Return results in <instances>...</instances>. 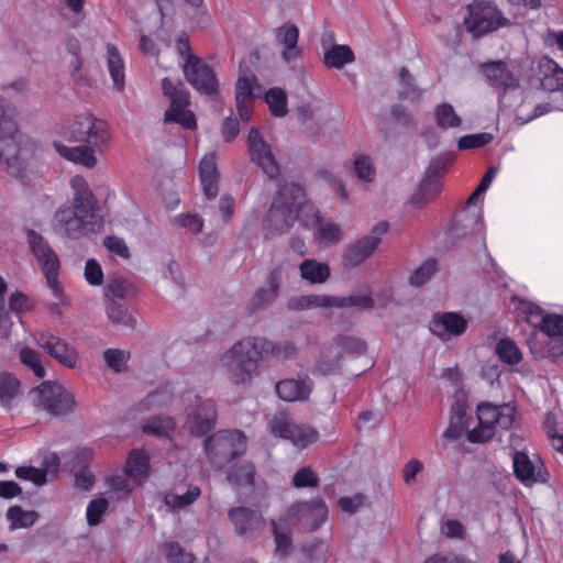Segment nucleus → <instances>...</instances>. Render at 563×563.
Instances as JSON below:
<instances>
[{
  "label": "nucleus",
  "mask_w": 563,
  "mask_h": 563,
  "mask_svg": "<svg viewBox=\"0 0 563 563\" xmlns=\"http://www.w3.org/2000/svg\"><path fill=\"white\" fill-rule=\"evenodd\" d=\"M333 344L340 349L339 352H343L351 357H358L366 352L365 341L351 335H336L333 339Z\"/></svg>",
  "instance_id": "nucleus-41"
},
{
  "label": "nucleus",
  "mask_w": 563,
  "mask_h": 563,
  "mask_svg": "<svg viewBox=\"0 0 563 563\" xmlns=\"http://www.w3.org/2000/svg\"><path fill=\"white\" fill-rule=\"evenodd\" d=\"M130 353L120 349H108L103 352L106 364L115 373L124 371Z\"/></svg>",
  "instance_id": "nucleus-54"
},
{
  "label": "nucleus",
  "mask_w": 563,
  "mask_h": 563,
  "mask_svg": "<svg viewBox=\"0 0 563 563\" xmlns=\"http://www.w3.org/2000/svg\"><path fill=\"white\" fill-rule=\"evenodd\" d=\"M9 308L11 312L21 314L31 311L34 308L33 301L23 292L15 291L9 298Z\"/></svg>",
  "instance_id": "nucleus-63"
},
{
  "label": "nucleus",
  "mask_w": 563,
  "mask_h": 563,
  "mask_svg": "<svg viewBox=\"0 0 563 563\" xmlns=\"http://www.w3.org/2000/svg\"><path fill=\"white\" fill-rule=\"evenodd\" d=\"M187 81L199 92L207 96L218 93V80L214 71L201 58L190 55L183 66Z\"/></svg>",
  "instance_id": "nucleus-13"
},
{
  "label": "nucleus",
  "mask_w": 563,
  "mask_h": 563,
  "mask_svg": "<svg viewBox=\"0 0 563 563\" xmlns=\"http://www.w3.org/2000/svg\"><path fill=\"white\" fill-rule=\"evenodd\" d=\"M537 76L544 90L559 91L563 89V68L552 58L543 56L539 59Z\"/></svg>",
  "instance_id": "nucleus-23"
},
{
  "label": "nucleus",
  "mask_w": 563,
  "mask_h": 563,
  "mask_svg": "<svg viewBox=\"0 0 563 563\" xmlns=\"http://www.w3.org/2000/svg\"><path fill=\"white\" fill-rule=\"evenodd\" d=\"M276 394L285 401H302L309 398L312 383L309 378H288L279 380L275 386Z\"/></svg>",
  "instance_id": "nucleus-24"
},
{
  "label": "nucleus",
  "mask_w": 563,
  "mask_h": 563,
  "mask_svg": "<svg viewBox=\"0 0 563 563\" xmlns=\"http://www.w3.org/2000/svg\"><path fill=\"white\" fill-rule=\"evenodd\" d=\"M247 147L251 161L255 163L268 178L279 175V166L272 153L269 144L264 140L260 130L252 128L247 136Z\"/></svg>",
  "instance_id": "nucleus-16"
},
{
  "label": "nucleus",
  "mask_w": 563,
  "mask_h": 563,
  "mask_svg": "<svg viewBox=\"0 0 563 563\" xmlns=\"http://www.w3.org/2000/svg\"><path fill=\"white\" fill-rule=\"evenodd\" d=\"M276 38L284 45L282 58L286 63L294 62L301 55V51L297 46L299 30L296 25L291 23H285L284 25L276 29Z\"/></svg>",
  "instance_id": "nucleus-26"
},
{
  "label": "nucleus",
  "mask_w": 563,
  "mask_h": 563,
  "mask_svg": "<svg viewBox=\"0 0 563 563\" xmlns=\"http://www.w3.org/2000/svg\"><path fill=\"white\" fill-rule=\"evenodd\" d=\"M22 139L15 108L0 97V163L7 174L16 179L25 176V163L20 156Z\"/></svg>",
  "instance_id": "nucleus-4"
},
{
  "label": "nucleus",
  "mask_w": 563,
  "mask_h": 563,
  "mask_svg": "<svg viewBox=\"0 0 563 563\" xmlns=\"http://www.w3.org/2000/svg\"><path fill=\"white\" fill-rule=\"evenodd\" d=\"M354 53L347 45H333L324 53L323 63L328 68L341 69L346 64L353 63Z\"/></svg>",
  "instance_id": "nucleus-36"
},
{
  "label": "nucleus",
  "mask_w": 563,
  "mask_h": 563,
  "mask_svg": "<svg viewBox=\"0 0 563 563\" xmlns=\"http://www.w3.org/2000/svg\"><path fill=\"white\" fill-rule=\"evenodd\" d=\"M290 521L287 515L279 518L278 522L272 520V530L276 544V553L282 558L287 556L292 549V540L290 532L287 528V522Z\"/></svg>",
  "instance_id": "nucleus-35"
},
{
  "label": "nucleus",
  "mask_w": 563,
  "mask_h": 563,
  "mask_svg": "<svg viewBox=\"0 0 563 563\" xmlns=\"http://www.w3.org/2000/svg\"><path fill=\"white\" fill-rule=\"evenodd\" d=\"M135 294V288L132 283L126 279H112L107 284L106 298L107 300H123Z\"/></svg>",
  "instance_id": "nucleus-45"
},
{
  "label": "nucleus",
  "mask_w": 563,
  "mask_h": 563,
  "mask_svg": "<svg viewBox=\"0 0 563 563\" xmlns=\"http://www.w3.org/2000/svg\"><path fill=\"white\" fill-rule=\"evenodd\" d=\"M298 349L291 342L277 344L261 336H246L235 342L222 357L229 380L236 386H250L260 362L272 357L282 361L295 358Z\"/></svg>",
  "instance_id": "nucleus-2"
},
{
  "label": "nucleus",
  "mask_w": 563,
  "mask_h": 563,
  "mask_svg": "<svg viewBox=\"0 0 563 563\" xmlns=\"http://www.w3.org/2000/svg\"><path fill=\"white\" fill-rule=\"evenodd\" d=\"M35 343L52 358L66 368L75 369L80 365L79 352L68 341L49 331H36Z\"/></svg>",
  "instance_id": "nucleus-11"
},
{
  "label": "nucleus",
  "mask_w": 563,
  "mask_h": 563,
  "mask_svg": "<svg viewBox=\"0 0 563 563\" xmlns=\"http://www.w3.org/2000/svg\"><path fill=\"white\" fill-rule=\"evenodd\" d=\"M483 228V214L481 209L465 207L457 211L449 228L451 234L456 238L479 231Z\"/></svg>",
  "instance_id": "nucleus-20"
},
{
  "label": "nucleus",
  "mask_w": 563,
  "mask_h": 563,
  "mask_svg": "<svg viewBox=\"0 0 563 563\" xmlns=\"http://www.w3.org/2000/svg\"><path fill=\"white\" fill-rule=\"evenodd\" d=\"M539 329L549 338L563 336V316L556 313L542 316Z\"/></svg>",
  "instance_id": "nucleus-51"
},
{
  "label": "nucleus",
  "mask_w": 563,
  "mask_h": 563,
  "mask_svg": "<svg viewBox=\"0 0 563 563\" xmlns=\"http://www.w3.org/2000/svg\"><path fill=\"white\" fill-rule=\"evenodd\" d=\"M464 416V411L461 407H452V416L450 419V423L445 431L443 432V437L449 440H456L462 435V419Z\"/></svg>",
  "instance_id": "nucleus-61"
},
{
  "label": "nucleus",
  "mask_w": 563,
  "mask_h": 563,
  "mask_svg": "<svg viewBox=\"0 0 563 563\" xmlns=\"http://www.w3.org/2000/svg\"><path fill=\"white\" fill-rule=\"evenodd\" d=\"M468 15L464 20L466 30L475 37L484 36L506 26L509 21L492 1L475 0L467 5Z\"/></svg>",
  "instance_id": "nucleus-9"
},
{
  "label": "nucleus",
  "mask_w": 563,
  "mask_h": 563,
  "mask_svg": "<svg viewBox=\"0 0 563 563\" xmlns=\"http://www.w3.org/2000/svg\"><path fill=\"white\" fill-rule=\"evenodd\" d=\"M429 329L445 341L452 336L463 335L467 330V320L460 312H438L433 314Z\"/></svg>",
  "instance_id": "nucleus-18"
},
{
  "label": "nucleus",
  "mask_w": 563,
  "mask_h": 563,
  "mask_svg": "<svg viewBox=\"0 0 563 563\" xmlns=\"http://www.w3.org/2000/svg\"><path fill=\"white\" fill-rule=\"evenodd\" d=\"M493 140V134L483 132L476 134L464 135L459 139L457 146L460 150H474L485 146Z\"/></svg>",
  "instance_id": "nucleus-57"
},
{
  "label": "nucleus",
  "mask_w": 563,
  "mask_h": 563,
  "mask_svg": "<svg viewBox=\"0 0 563 563\" xmlns=\"http://www.w3.org/2000/svg\"><path fill=\"white\" fill-rule=\"evenodd\" d=\"M228 516L239 536H245L264 523L262 514L247 507H233L229 510Z\"/></svg>",
  "instance_id": "nucleus-22"
},
{
  "label": "nucleus",
  "mask_w": 563,
  "mask_h": 563,
  "mask_svg": "<svg viewBox=\"0 0 563 563\" xmlns=\"http://www.w3.org/2000/svg\"><path fill=\"white\" fill-rule=\"evenodd\" d=\"M15 476L22 481H30L37 486H42L47 481V471L34 466H19L15 468Z\"/></svg>",
  "instance_id": "nucleus-55"
},
{
  "label": "nucleus",
  "mask_w": 563,
  "mask_h": 563,
  "mask_svg": "<svg viewBox=\"0 0 563 563\" xmlns=\"http://www.w3.org/2000/svg\"><path fill=\"white\" fill-rule=\"evenodd\" d=\"M166 559L168 563H194L195 556L185 550L177 542H170L167 545Z\"/></svg>",
  "instance_id": "nucleus-64"
},
{
  "label": "nucleus",
  "mask_w": 563,
  "mask_h": 563,
  "mask_svg": "<svg viewBox=\"0 0 563 563\" xmlns=\"http://www.w3.org/2000/svg\"><path fill=\"white\" fill-rule=\"evenodd\" d=\"M150 456L143 450H132L124 466V473L135 482L142 483L150 475Z\"/></svg>",
  "instance_id": "nucleus-29"
},
{
  "label": "nucleus",
  "mask_w": 563,
  "mask_h": 563,
  "mask_svg": "<svg viewBox=\"0 0 563 563\" xmlns=\"http://www.w3.org/2000/svg\"><path fill=\"white\" fill-rule=\"evenodd\" d=\"M173 395V387L170 384H165L157 390L148 394L145 398V404L148 408L161 407L165 405Z\"/></svg>",
  "instance_id": "nucleus-62"
},
{
  "label": "nucleus",
  "mask_w": 563,
  "mask_h": 563,
  "mask_svg": "<svg viewBox=\"0 0 563 563\" xmlns=\"http://www.w3.org/2000/svg\"><path fill=\"white\" fill-rule=\"evenodd\" d=\"M59 133L66 141L80 144L67 146L59 141H54L53 147L58 155L88 169L97 166L96 154L106 152L112 142L108 122L92 114L77 115L70 124L62 126Z\"/></svg>",
  "instance_id": "nucleus-1"
},
{
  "label": "nucleus",
  "mask_w": 563,
  "mask_h": 563,
  "mask_svg": "<svg viewBox=\"0 0 563 563\" xmlns=\"http://www.w3.org/2000/svg\"><path fill=\"white\" fill-rule=\"evenodd\" d=\"M22 395V385L20 379L10 372H0V406L5 410H11L15 406L16 399Z\"/></svg>",
  "instance_id": "nucleus-28"
},
{
  "label": "nucleus",
  "mask_w": 563,
  "mask_h": 563,
  "mask_svg": "<svg viewBox=\"0 0 563 563\" xmlns=\"http://www.w3.org/2000/svg\"><path fill=\"white\" fill-rule=\"evenodd\" d=\"M514 474L526 486L539 482V473L534 463L523 451H516L512 456Z\"/></svg>",
  "instance_id": "nucleus-30"
},
{
  "label": "nucleus",
  "mask_w": 563,
  "mask_h": 563,
  "mask_svg": "<svg viewBox=\"0 0 563 563\" xmlns=\"http://www.w3.org/2000/svg\"><path fill=\"white\" fill-rule=\"evenodd\" d=\"M399 80L401 84V89L399 91L400 99L410 101L420 99L421 91L413 85V78L406 67L400 69Z\"/></svg>",
  "instance_id": "nucleus-50"
},
{
  "label": "nucleus",
  "mask_w": 563,
  "mask_h": 563,
  "mask_svg": "<svg viewBox=\"0 0 563 563\" xmlns=\"http://www.w3.org/2000/svg\"><path fill=\"white\" fill-rule=\"evenodd\" d=\"M162 89L165 97L170 101L169 108L165 111V122H175L184 129H195L196 118L187 107L190 103V95L183 82H173L168 78L162 80Z\"/></svg>",
  "instance_id": "nucleus-10"
},
{
  "label": "nucleus",
  "mask_w": 563,
  "mask_h": 563,
  "mask_svg": "<svg viewBox=\"0 0 563 563\" xmlns=\"http://www.w3.org/2000/svg\"><path fill=\"white\" fill-rule=\"evenodd\" d=\"M441 191V181L430 176H424L412 201L415 203H427L435 199Z\"/></svg>",
  "instance_id": "nucleus-43"
},
{
  "label": "nucleus",
  "mask_w": 563,
  "mask_h": 563,
  "mask_svg": "<svg viewBox=\"0 0 563 563\" xmlns=\"http://www.w3.org/2000/svg\"><path fill=\"white\" fill-rule=\"evenodd\" d=\"M216 153L206 154L199 163V179L202 192L208 200L214 199L219 192V172Z\"/></svg>",
  "instance_id": "nucleus-21"
},
{
  "label": "nucleus",
  "mask_w": 563,
  "mask_h": 563,
  "mask_svg": "<svg viewBox=\"0 0 563 563\" xmlns=\"http://www.w3.org/2000/svg\"><path fill=\"white\" fill-rule=\"evenodd\" d=\"M176 428L173 418L166 416H155L146 419L142 424V431L148 435L170 437Z\"/></svg>",
  "instance_id": "nucleus-37"
},
{
  "label": "nucleus",
  "mask_w": 563,
  "mask_h": 563,
  "mask_svg": "<svg viewBox=\"0 0 563 563\" xmlns=\"http://www.w3.org/2000/svg\"><path fill=\"white\" fill-rule=\"evenodd\" d=\"M353 168L358 179L367 183L374 180L376 172L369 156L357 155L354 158Z\"/></svg>",
  "instance_id": "nucleus-53"
},
{
  "label": "nucleus",
  "mask_w": 563,
  "mask_h": 563,
  "mask_svg": "<svg viewBox=\"0 0 563 563\" xmlns=\"http://www.w3.org/2000/svg\"><path fill=\"white\" fill-rule=\"evenodd\" d=\"M26 240L54 297L60 299L63 295V288L58 280L60 262L56 252L48 241L35 230H27Z\"/></svg>",
  "instance_id": "nucleus-8"
},
{
  "label": "nucleus",
  "mask_w": 563,
  "mask_h": 563,
  "mask_svg": "<svg viewBox=\"0 0 563 563\" xmlns=\"http://www.w3.org/2000/svg\"><path fill=\"white\" fill-rule=\"evenodd\" d=\"M19 355L21 363L31 369L37 378L45 377L46 371L41 363V355L37 351L29 346H24L20 350Z\"/></svg>",
  "instance_id": "nucleus-47"
},
{
  "label": "nucleus",
  "mask_w": 563,
  "mask_h": 563,
  "mask_svg": "<svg viewBox=\"0 0 563 563\" xmlns=\"http://www.w3.org/2000/svg\"><path fill=\"white\" fill-rule=\"evenodd\" d=\"M318 484L319 477L309 466L301 467L292 477V485L296 488L317 487Z\"/></svg>",
  "instance_id": "nucleus-59"
},
{
  "label": "nucleus",
  "mask_w": 563,
  "mask_h": 563,
  "mask_svg": "<svg viewBox=\"0 0 563 563\" xmlns=\"http://www.w3.org/2000/svg\"><path fill=\"white\" fill-rule=\"evenodd\" d=\"M303 197V188L298 184H285L279 187L264 220L266 238L284 234L296 222L295 203Z\"/></svg>",
  "instance_id": "nucleus-5"
},
{
  "label": "nucleus",
  "mask_w": 563,
  "mask_h": 563,
  "mask_svg": "<svg viewBox=\"0 0 563 563\" xmlns=\"http://www.w3.org/2000/svg\"><path fill=\"white\" fill-rule=\"evenodd\" d=\"M289 520L295 519L302 528L314 531L325 521L328 507L322 498H313L310 501L300 503L290 507L287 511Z\"/></svg>",
  "instance_id": "nucleus-17"
},
{
  "label": "nucleus",
  "mask_w": 563,
  "mask_h": 563,
  "mask_svg": "<svg viewBox=\"0 0 563 563\" xmlns=\"http://www.w3.org/2000/svg\"><path fill=\"white\" fill-rule=\"evenodd\" d=\"M107 314L113 323H121L131 328L135 324L133 317L128 313V308L117 300H108Z\"/></svg>",
  "instance_id": "nucleus-48"
},
{
  "label": "nucleus",
  "mask_w": 563,
  "mask_h": 563,
  "mask_svg": "<svg viewBox=\"0 0 563 563\" xmlns=\"http://www.w3.org/2000/svg\"><path fill=\"white\" fill-rule=\"evenodd\" d=\"M435 124L441 130L456 129L462 124L461 118L450 103L438 104L434 109Z\"/></svg>",
  "instance_id": "nucleus-40"
},
{
  "label": "nucleus",
  "mask_w": 563,
  "mask_h": 563,
  "mask_svg": "<svg viewBox=\"0 0 563 563\" xmlns=\"http://www.w3.org/2000/svg\"><path fill=\"white\" fill-rule=\"evenodd\" d=\"M262 87L255 76L239 77L235 84L236 109L242 121H249L255 97L261 96Z\"/></svg>",
  "instance_id": "nucleus-19"
},
{
  "label": "nucleus",
  "mask_w": 563,
  "mask_h": 563,
  "mask_svg": "<svg viewBox=\"0 0 563 563\" xmlns=\"http://www.w3.org/2000/svg\"><path fill=\"white\" fill-rule=\"evenodd\" d=\"M201 495V489L196 485H189L186 493L183 495L166 494L164 497V504L170 509H184L192 505Z\"/></svg>",
  "instance_id": "nucleus-39"
},
{
  "label": "nucleus",
  "mask_w": 563,
  "mask_h": 563,
  "mask_svg": "<svg viewBox=\"0 0 563 563\" xmlns=\"http://www.w3.org/2000/svg\"><path fill=\"white\" fill-rule=\"evenodd\" d=\"M438 271L437 261L433 258L424 261L410 276L409 283L420 287L427 284Z\"/></svg>",
  "instance_id": "nucleus-49"
},
{
  "label": "nucleus",
  "mask_w": 563,
  "mask_h": 563,
  "mask_svg": "<svg viewBox=\"0 0 563 563\" xmlns=\"http://www.w3.org/2000/svg\"><path fill=\"white\" fill-rule=\"evenodd\" d=\"M74 190L73 207L63 206L54 214V229L57 233L73 240L86 235L102 225L98 200L87 180L76 175L70 179Z\"/></svg>",
  "instance_id": "nucleus-3"
},
{
  "label": "nucleus",
  "mask_w": 563,
  "mask_h": 563,
  "mask_svg": "<svg viewBox=\"0 0 563 563\" xmlns=\"http://www.w3.org/2000/svg\"><path fill=\"white\" fill-rule=\"evenodd\" d=\"M109 503L106 498H96L89 501L87 506L86 517L89 526H97L102 515L107 511Z\"/></svg>",
  "instance_id": "nucleus-56"
},
{
  "label": "nucleus",
  "mask_w": 563,
  "mask_h": 563,
  "mask_svg": "<svg viewBox=\"0 0 563 563\" xmlns=\"http://www.w3.org/2000/svg\"><path fill=\"white\" fill-rule=\"evenodd\" d=\"M218 418L216 404L212 399L195 396V408L187 416L185 428L190 434L201 437L214 429Z\"/></svg>",
  "instance_id": "nucleus-14"
},
{
  "label": "nucleus",
  "mask_w": 563,
  "mask_h": 563,
  "mask_svg": "<svg viewBox=\"0 0 563 563\" xmlns=\"http://www.w3.org/2000/svg\"><path fill=\"white\" fill-rule=\"evenodd\" d=\"M7 517L12 526L27 528L35 523L37 514L35 511H25L20 506H11L7 511Z\"/></svg>",
  "instance_id": "nucleus-52"
},
{
  "label": "nucleus",
  "mask_w": 563,
  "mask_h": 563,
  "mask_svg": "<svg viewBox=\"0 0 563 563\" xmlns=\"http://www.w3.org/2000/svg\"><path fill=\"white\" fill-rule=\"evenodd\" d=\"M342 233L339 225L328 222L319 227V242L323 246H330L341 240Z\"/></svg>",
  "instance_id": "nucleus-60"
},
{
  "label": "nucleus",
  "mask_w": 563,
  "mask_h": 563,
  "mask_svg": "<svg viewBox=\"0 0 563 563\" xmlns=\"http://www.w3.org/2000/svg\"><path fill=\"white\" fill-rule=\"evenodd\" d=\"M269 430L274 435L288 440L298 448H307L318 440V432L314 429L292 423L288 413L284 411L272 418Z\"/></svg>",
  "instance_id": "nucleus-12"
},
{
  "label": "nucleus",
  "mask_w": 563,
  "mask_h": 563,
  "mask_svg": "<svg viewBox=\"0 0 563 563\" xmlns=\"http://www.w3.org/2000/svg\"><path fill=\"white\" fill-rule=\"evenodd\" d=\"M498 357L509 365H517L522 360V354L517 344L510 339H501L496 346Z\"/></svg>",
  "instance_id": "nucleus-46"
},
{
  "label": "nucleus",
  "mask_w": 563,
  "mask_h": 563,
  "mask_svg": "<svg viewBox=\"0 0 563 563\" xmlns=\"http://www.w3.org/2000/svg\"><path fill=\"white\" fill-rule=\"evenodd\" d=\"M295 217L296 221H299L306 228L313 227L320 222L319 211L311 202L305 201V196L295 203Z\"/></svg>",
  "instance_id": "nucleus-42"
},
{
  "label": "nucleus",
  "mask_w": 563,
  "mask_h": 563,
  "mask_svg": "<svg viewBox=\"0 0 563 563\" xmlns=\"http://www.w3.org/2000/svg\"><path fill=\"white\" fill-rule=\"evenodd\" d=\"M483 69L490 84L495 87L501 88L504 91L518 86L517 78L509 70L505 62L498 60L487 63L483 66Z\"/></svg>",
  "instance_id": "nucleus-27"
},
{
  "label": "nucleus",
  "mask_w": 563,
  "mask_h": 563,
  "mask_svg": "<svg viewBox=\"0 0 563 563\" xmlns=\"http://www.w3.org/2000/svg\"><path fill=\"white\" fill-rule=\"evenodd\" d=\"M255 474L256 471L253 463L244 462L232 465L228 471L227 479L235 489L244 487L252 488L254 486Z\"/></svg>",
  "instance_id": "nucleus-31"
},
{
  "label": "nucleus",
  "mask_w": 563,
  "mask_h": 563,
  "mask_svg": "<svg viewBox=\"0 0 563 563\" xmlns=\"http://www.w3.org/2000/svg\"><path fill=\"white\" fill-rule=\"evenodd\" d=\"M299 269L301 278L310 284H323L330 277L329 265L313 258L305 260L300 264Z\"/></svg>",
  "instance_id": "nucleus-34"
},
{
  "label": "nucleus",
  "mask_w": 563,
  "mask_h": 563,
  "mask_svg": "<svg viewBox=\"0 0 563 563\" xmlns=\"http://www.w3.org/2000/svg\"><path fill=\"white\" fill-rule=\"evenodd\" d=\"M341 352L336 351L333 345L324 346L311 373L324 376L334 374L341 368Z\"/></svg>",
  "instance_id": "nucleus-32"
},
{
  "label": "nucleus",
  "mask_w": 563,
  "mask_h": 563,
  "mask_svg": "<svg viewBox=\"0 0 563 563\" xmlns=\"http://www.w3.org/2000/svg\"><path fill=\"white\" fill-rule=\"evenodd\" d=\"M264 99L274 117L282 118L287 114V95L283 89L271 88L265 92Z\"/></svg>",
  "instance_id": "nucleus-44"
},
{
  "label": "nucleus",
  "mask_w": 563,
  "mask_h": 563,
  "mask_svg": "<svg viewBox=\"0 0 563 563\" xmlns=\"http://www.w3.org/2000/svg\"><path fill=\"white\" fill-rule=\"evenodd\" d=\"M379 243L380 239L377 236H365L352 243L343 255L344 265L358 266L374 253Z\"/></svg>",
  "instance_id": "nucleus-25"
},
{
  "label": "nucleus",
  "mask_w": 563,
  "mask_h": 563,
  "mask_svg": "<svg viewBox=\"0 0 563 563\" xmlns=\"http://www.w3.org/2000/svg\"><path fill=\"white\" fill-rule=\"evenodd\" d=\"M203 448L210 464L221 468L244 453L246 438L239 430H221L207 438Z\"/></svg>",
  "instance_id": "nucleus-7"
},
{
  "label": "nucleus",
  "mask_w": 563,
  "mask_h": 563,
  "mask_svg": "<svg viewBox=\"0 0 563 563\" xmlns=\"http://www.w3.org/2000/svg\"><path fill=\"white\" fill-rule=\"evenodd\" d=\"M38 405L52 415H63L73 409L74 397L60 384L44 382L36 388Z\"/></svg>",
  "instance_id": "nucleus-15"
},
{
  "label": "nucleus",
  "mask_w": 563,
  "mask_h": 563,
  "mask_svg": "<svg viewBox=\"0 0 563 563\" xmlns=\"http://www.w3.org/2000/svg\"><path fill=\"white\" fill-rule=\"evenodd\" d=\"M515 407L508 404L495 406L481 404L477 407L478 426L467 433L472 443H483L495 435L496 428L509 430L515 421Z\"/></svg>",
  "instance_id": "nucleus-6"
},
{
  "label": "nucleus",
  "mask_w": 563,
  "mask_h": 563,
  "mask_svg": "<svg viewBox=\"0 0 563 563\" xmlns=\"http://www.w3.org/2000/svg\"><path fill=\"white\" fill-rule=\"evenodd\" d=\"M278 292V276L275 272L268 277V287L258 289L251 300V311L254 312L269 303H272Z\"/></svg>",
  "instance_id": "nucleus-38"
},
{
  "label": "nucleus",
  "mask_w": 563,
  "mask_h": 563,
  "mask_svg": "<svg viewBox=\"0 0 563 563\" xmlns=\"http://www.w3.org/2000/svg\"><path fill=\"white\" fill-rule=\"evenodd\" d=\"M106 48L108 70L113 80V86L121 91L125 85L124 62L114 44L108 43Z\"/></svg>",
  "instance_id": "nucleus-33"
},
{
  "label": "nucleus",
  "mask_w": 563,
  "mask_h": 563,
  "mask_svg": "<svg viewBox=\"0 0 563 563\" xmlns=\"http://www.w3.org/2000/svg\"><path fill=\"white\" fill-rule=\"evenodd\" d=\"M375 301L369 295L338 296V308L357 307L362 309L374 308Z\"/></svg>",
  "instance_id": "nucleus-58"
}]
</instances>
